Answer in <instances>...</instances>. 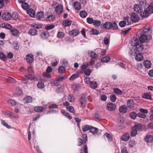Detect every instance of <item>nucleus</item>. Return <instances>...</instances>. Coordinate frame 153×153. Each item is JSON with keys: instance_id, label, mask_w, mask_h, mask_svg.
I'll list each match as a JSON object with an SVG mask.
<instances>
[{"instance_id": "24", "label": "nucleus", "mask_w": 153, "mask_h": 153, "mask_svg": "<svg viewBox=\"0 0 153 153\" xmlns=\"http://www.w3.org/2000/svg\"><path fill=\"white\" fill-rule=\"evenodd\" d=\"M27 13L31 17H33L35 15L34 10L32 9H29L27 11Z\"/></svg>"}, {"instance_id": "58", "label": "nucleus", "mask_w": 153, "mask_h": 153, "mask_svg": "<svg viewBox=\"0 0 153 153\" xmlns=\"http://www.w3.org/2000/svg\"><path fill=\"white\" fill-rule=\"evenodd\" d=\"M37 87L41 89L45 87L44 83L42 82H39L37 85Z\"/></svg>"}, {"instance_id": "21", "label": "nucleus", "mask_w": 153, "mask_h": 153, "mask_svg": "<svg viewBox=\"0 0 153 153\" xmlns=\"http://www.w3.org/2000/svg\"><path fill=\"white\" fill-rule=\"evenodd\" d=\"M72 21L71 20H66L63 22V25L65 27H67L71 25Z\"/></svg>"}, {"instance_id": "50", "label": "nucleus", "mask_w": 153, "mask_h": 153, "mask_svg": "<svg viewBox=\"0 0 153 153\" xmlns=\"http://www.w3.org/2000/svg\"><path fill=\"white\" fill-rule=\"evenodd\" d=\"M25 77L27 79L30 80H34L35 79V78L32 77V76L30 74L25 75Z\"/></svg>"}, {"instance_id": "25", "label": "nucleus", "mask_w": 153, "mask_h": 153, "mask_svg": "<svg viewBox=\"0 0 153 153\" xmlns=\"http://www.w3.org/2000/svg\"><path fill=\"white\" fill-rule=\"evenodd\" d=\"M135 59L136 60L141 61L143 59V55L141 53L137 54L136 56Z\"/></svg>"}, {"instance_id": "29", "label": "nucleus", "mask_w": 153, "mask_h": 153, "mask_svg": "<svg viewBox=\"0 0 153 153\" xmlns=\"http://www.w3.org/2000/svg\"><path fill=\"white\" fill-rule=\"evenodd\" d=\"M61 112L62 114L65 116L66 117H68L69 119L70 120L72 119V117L69 115V114L68 113L65 112V111L63 110H61Z\"/></svg>"}, {"instance_id": "61", "label": "nucleus", "mask_w": 153, "mask_h": 153, "mask_svg": "<svg viewBox=\"0 0 153 153\" xmlns=\"http://www.w3.org/2000/svg\"><path fill=\"white\" fill-rule=\"evenodd\" d=\"M64 36V34L62 32H58L57 34V36L59 38H62Z\"/></svg>"}, {"instance_id": "36", "label": "nucleus", "mask_w": 153, "mask_h": 153, "mask_svg": "<svg viewBox=\"0 0 153 153\" xmlns=\"http://www.w3.org/2000/svg\"><path fill=\"white\" fill-rule=\"evenodd\" d=\"M137 133V131L135 129H134L132 127L131 131L130 132V135L131 137H135L136 136Z\"/></svg>"}, {"instance_id": "34", "label": "nucleus", "mask_w": 153, "mask_h": 153, "mask_svg": "<svg viewBox=\"0 0 153 153\" xmlns=\"http://www.w3.org/2000/svg\"><path fill=\"white\" fill-rule=\"evenodd\" d=\"M88 14L87 12L84 11L83 10L81 11L79 13L80 16L82 18H85L87 16Z\"/></svg>"}, {"instance_id": "48", "label": "nucleus", "mask_w": 153, "mask_h": 153, "mask_svg": "<svg viewBox=\"0 0 153 153\" xmlns=\"http://www.w3.org/2000/svg\"><path fill=\"white\" fill-rule=\"evenodd\" d=\"M0 58L3 61H5L7 59V57L3 53L0 52Z\"/></svg>"}, {"instance_id": "54", "label": "nucleus", "mask_w": 153, "mask_h": 153, "mask_svg": "<svg viewBox=\"0 0 153 153\" xmlns=\"http://www.w3.org/2000/svg\"><path fill=\"white\" fill-rule=\"evenodd\" d=\"M90 126L88 125H85L83 127L82 130L83 131H86L88 130H90Z\"/></svg>"}, {"instance_id": "15", "label": "nucleus", "mask_w": 153, "mask_h": 153, "mask_svg": "<svg viewBox=\"0 0 153 153\" xmlns=\"http://www.w3.org/2000/svg\"><path fill=\"white\" fill-rule=\"evenodd\" d=\"M137 51L139 52H141L143 50L144 47L143 45L141 44H138L137 45L136 47H135Z\"/></svg>"}, {"instance_id": "16", "label": "nucleus", "mask_w": 153, "mask_h": 153, "mask_svg": "<svg viewBox=\"0 0 153 153\" xmlns=\"http://www.w3.org/2000/svg\"><path fill=\"white\" fill-rule=\"evenodd\" d=\"M143 65L145 67L147 68H150L151 66V63L150 61L148 60H145L143 62Z\"/></svg>"}, {"instance_id": "46", "label": "nucleus", "mask_w": 153, "mask_h": 153, "mask_svg": "<svg viewBox=\"0 0 153 153\" xmlns=\"http://www.w3.org/2000/svg\"><path fill=\"white\" fill-rule=\"evenodd\" d=\"M104 137H106L108 139V140L111 141L112 140V138L111 135L108 133H105L104 135Z\"/></svg>"}, {"instance_id": "1", "label": "nucleus", "mask_w": 153, "mask_h": 153, "mask_svg": "<svg viewBox=\"0 0 153 153\" xmlns=\"http://www.w3.org/2000/svg\"><path fill=\"white\" fill-rule=\"evenodd\" d=\"M101 27L103 29H110L112 28L113 29H117L118 27L115 22L112 23L111 22H105L101 25Z\"/></svg>"}, {"instance_id": "51", "label": "nucleus", "mask_w": 153, "mask_h": 153, "mask_svg": "<svg viewBox=\"0 0 153 153\" xmlns=\"http://www.w3.org/2000/svg\"><path fill=\"white\" fill-rule=\"evenodd\" d=\"M22 6V8L25 10H27L29 7V6L28 4L26 2L23 3Z\"/></svg>"}, {"instance_id": "26", "label": "nucleus", "mask_w": 153, "mask_h": 153, "mask_svg": "<svg viewBox=\"0 0 153 153\" xmlns=\"http://www.w3.org/2000/svg\"><path fill=\"white\" fill-rule=\"evenodd\" d=\"M10 32L11 34L14 36H17L19 33V31L15 28L12 29L10 30Z\"/></svg>"}, {"instance_id": "5", "label": "nucleus", "mask_w": 153, "mask_h": 153, "mask_svg": "<svg viewBox=\"0 0 153 153\" xmlns=\"http://www.w3.org/2000/svg\"><path fill=\"white\" fill-rule=\"evenodd\" d=\"M79 104L82 108L85 107L86 104V100L85 97L82 96L79 100Z\"/></svg>"}, {"instance_id": "64", "label": "nucleus", "mask_w": 153, "mask_h": 153, "mask_svg": "<svg viewBox=\"0 0 153 153\" xmlns=\"http://www.w3.org/2000/svg\"><path fill=\"white\" fill-rule=\"evenodd\" d=\"M114 92L117 93L118 94H121L122 93V91L121 90H120V89H118V88H114Z\"/></svg>"}, {"instance_id": "41", "label": "nucleus", "mask_w": 153, "mask_h": 153, "mask_svg": "<svg viewBox=\"0 0 153 153\" xmlns=\"http://www.w3.org/2000/svg\"><path fill=\"white\" fill-rule=\"evenodd\" d=\"M90 131L93 134H95L98 132V129L97 128L92 126L90 128Z\"/></svg>"}, {"instance_id": "49", "label": "nucleus", "mask_w": 153, "mask_h": 153, "mask_svg": "<svg viewBox=\"0 0 153 153\" xmlns=\"http://www.w3.org/2000/svg\"><path fill=\"white\" fill-rule=\"evenodd\" d=\"M123 21H125V22L128 25L131 23L130 19L129 17H125L124 18V20Z\"/></svg>"}, {"instance_id": "62", "label": "nucleus", "mask_w": 153, "mask_h": 153, "mask_svg": "<svg viewBox=\"0 0 153 153\" xmlns=\"http://www.w3.org/2000/svg\"><path fill=\"white\" fill-rule=\"evenodd\" d=\"M43 76L44 77L46 78H50L51 77V75L47 72L43 73Z\"/></svg>"}, {"instance_id": "6", "label": "nucleus", "mask_w": 153, "mask_h": 153, "mask_svg": "<svg viewBox=\"0 0 153 153\" xmlns=\"http://www.w3.org/2000/svg\"><path fill=\"white\" fill-rule=\"evenodd\" d=\"M1 17L4 20L8 21L11 18V14L8 12H5L2 14Z\"/></svg>"}, {"instance_id": "10", "label": "nucleus", "mask_w": 153, "mask_h": 153, "mask_svg": "<svg viewBox=\"0 0 153 153\" xmlns=\"http://www.w3.org/2000/svg\"><path fill=\"white\" fill-rule=\"evenodd\" d=\"M107 108L109 110L113 111L115 109L116 106L114 103L109 102L107 104Z\"/></svg>"}, {"instance_id": "57", "label": "nucleus", "mask_w": 153, "mask_h": 153, "mask_svg": "<svg viewBox=\"0 0 153 153\" xmlns=\"http://www.w3.org/2000/svg\"><path fill=\"white\" fill-rule=\"evenodd\" d=\"M79 75L78 74H74L72 75L69 79L70 80H74L79 77Z\"/></svg>"}, {"instance_id": "22", "label": "nucleus", "mask_w": 153, "mask_h": 153, "mask_svg": "<svg viewBox=\"0 0 153 153\" xmlns=\"http://www.w3.org/2000/svg\"><path fill=\"white\" fill-rule=\"evenodd\" d=\"M49 34L47 31H45L41 34V37L43 39H45L48 38L49 37Z\"/></svg>"}, {"instance_id": "44", "label": "nucleus", "mask_w": 153, "mask_h": 153, "mask_svg": "<svg viewBox=\"0 0 153 153\" xmlns=\"http://www.w3.org/2000/svg\"><path fill=\"white\" fill-rule=\"evenodd\" d=\"M31 26L34 28L37 29H39L41 28L42 25L40 24H36V23H33L31 25Z\"/></svg>"}, {"instance_id": "17", "label": "nucleus", "mask_w": 153, "mask_h": 153, "mask_svg": "<svg viewBox=\"0 0 153 153\" xmlns=\"http://www.w3.org/2000/svg\"><path fill=\"white\" fill-rule=\"evenodd\" d=\"M55 19V16L53 14H51L48 16L46 18V20L47 21L51 22L54 21Z\"/></svg>"}, {"instance_id": "8", "label": "nucleus", "mask_w": 153, "mask_h": 153, "mask_svg": "<svg viewBox=\"0 0 153 153\" xmlns=\"http://www.w3.org/2000/svg\"><path fill=\"white\" fill-rule=\"evenodd\" d=\"M26 59L27 62L30 63L34 60V56L33 55L30 54L27 55L26 57Z\"/></svg>"}, {"instance_id": "32", "label": "nucleus", "mask_w": 153, "mask_h": 153, "mask_svg": "<svg viewBox=\"0 0 153 153\" xmlns=\"http://www.w3.org/2000/svg\"><path fill=\"white\" fill-rule=\"evenodd\" d=\"M44 109L43 107L36 106L34 108L35 111L38 112H42Z\"/></svg>"}, {"instance_id": "52", "label": "nucleus", "mask_w": 153, "mask_h": 153, "mask_svg": "<svg viewBox=\"0 0 153 153\" xmlns=\"http://www.w3.org/2000/svg\"><path fill=\"white\" fill-rule=\"evenodd\" d=\"M54 26V25H47L45 27V29L47 30H50L53 29Z\"/></svg>"}, {"instance_id": "4", "label": "nucleus", "mask_w": 153, "mask_h": 153, "mask_svg": "<svg viewBox=\"0 0 153 153\" xmlns=\"http://www.w3.org/2000/svg\"><path fill=\"white\" fill-rule=\"evenodd\" d=\"M63 8L61 5H58L55 7V11L57 14H61L63 12Z\"/></svg>"}, {"instance_id": "27", "label": "nucleus", "mask_w": 153, "mask_h": 153, "mask_svg": "<svg viewBox=\"0 0 153 153\" xmlns=\"http://www.w3.org/2000/svg\"><path fill=\"white\" fill-rule=\"evenodd\" d=\"M28 33L31 35L35 36L37 35V31L34 29H30L29 30Z\"/></svg>"}, {"instance_id": "23", "label": "nucleus", "mask_w": 153, "mask_h": 153, "mask_svg": "<svg viewBox=\"0 0 153 153\" xmlns=\"http://www.w3.org/2000/svg\"><path fill=\"white\" fill-rule=\"evenodd\" d=\"M142 127V126L140 123H135L134 126L132 127L134 129H135L137 131L141 129Z\"/></svg>"}, {"instance_id": "31", "label": "nucleus", "mask_w": 153, "mask_h": 153, "mask_svg": "<svg viewBox=\"0 0 153 153\" xmlns=\"http://www.w3.org/2000/svg\"><path fill=\"white\" fill-rule=\"evenodd\" d=\"M88 53L90 56L92 57L91 58H97L98 57L97 54L93 51H89Z\"/></svg>"}, {"instance_id": "7", "label": "nucleus", "mask_w": 153, "mask_h": 153, "mask_svg": "<svg viewBox=\"0 0 153 153\" xmlns=\"http://www.w3.org/2000/svg\"><path fill=\"white\" fill-rule=\"evenodd\" d=\"M142 8L141 6L138 4H136L134 6V10L137 13H140V14L141 13L143 12H141V11L142 10Z\"/></svg>"}, {"instance_id": "20", "label": "nucleus", "mask_w": 153, "mask_h": 153, "mask_svg": "<svg viewBox=\"0 0 153 153\" xmlns=\"http://www.w3.org/2000/svg\"><path fill=\"white\" fill-rule=\"evenodd\" d=\"M145 140L147 143H150L153 140V137L151 135H147L145 137Z\"/></svg>"}, {"instance_id": "3", "label": "nucleus", "mask_w": 153, "mask_h": 153, "mask_svg": "<svg viewBox=\"0 0 153 153\" xmlns=\"http://www.w3.org/2000/svg\"><path fill=\"white\" fill-rule=\"evenodd\" d=\"M139 36V40L141 43H144L148 41L149 39L152 38V36L151 35L148 36L147 37L146 34H144L142 33H140Z\"/></svg>"}, {"instance_id": "33", "label": "nucleus", "mask_w": 153, "mask_h": 153, "mask_svg": "<svg viewBox=\"0 0 153 153\" xmlns=\"http://www.w3.org/2000/svg\"><path fill=\"white\" fill-rule=\"evenodd\" d=\"M111 58L110 57L105 56L102 58L101 59V62H108L110 61Z\"/></svg>"}, {"instance_id": "37", "label": "nucleus", "mask_w": 153, "mask_h": 153, "mask_svg": "<svg viewBox=\"0 0 153 153\" xmlns=\"http://www.w3.org/2000/svg\"><path fill=\"white\" fill-rule=\"evenodd\" d=\"M134 104V102L132 100H130L127 101V105L130 108H133Z\"/></svg>"}, {"instance_id": "53", "label": "nucleus", "mask_w": 153, "mask_h": 153, "mask_svg": "<svg viewBox=\"0 0 153 153\" xmlns=\"http://www.w3.org/2000/svg\"><path fill=\"white\" fill-rule=\"evenodd\" d=\"M67 100L70 102H72L74 101V99L73 96L69 94L68 96Z\"/></svg>"}, {"instance_id": "14", "label": "nucleus", "mask_w": 153, "mask_h": 153, "mask_svg": "<svg viewBox=\"0 0 153 153\" xmlns=\"http://www.w3.org/2000/svg\"><path fill=\"white\" fill-rule=\"evenodd\" d=\"M120 112L122 113H126L127 111V108L125 105H122L120 106L119 108Z\"/></svg>"}, {"instance_id": "35", "label": "nucleus", "mask_w": 153, "mask_h": 153, "mask_svg": "<svg viewBox=\"0 0 153 153\" xmlns=\"http://www.w3.org/2000/svg\"><path fill=\"white\" fill-rule=\"evenodd\" d=\"M142 97L143 98L147 99H151V95L149 93H146L144 94L142 96Z\"/></svg>"}, {"instance_id": "47", "label": "nucleus", "mask_w": 153, "mask_h": 153, "mask_svg": "<svg viewBox=\"0 0 153 153\" xmlns=\"http://www.w3.org/2000/svg\"><path fill=\"white\" fill-rule=\"evenodd\" d=\"M137 114L134 112H131L129 114L130 117L132 119H135L137 116Z\"/></svg>"}, {"instance_id": "63", "label": "nucleus", "mask_w": 153, "mask_h": 153, "mask_svg": "<svg viewBox=\"0 0 153 153\" xmlns=\"http://www.w3.org/2000/svg\"><path fill=\"white\" fill-rule=\"evenodd\" d=\"M8 102L13 105H16V103L15 101L11 99L8 100Z\"/></svg>"}, {"instance_id": "55", "label": "nucleus", "mask_w": 153, "mask_h": 153, "mask_svg": "<svg viewBox=\"0 0 153 153\" xmlns=\"http://www.w3.org/2000/svg\"><path fill=\"white\" fill-rule=\"evenodd\" d=\"M11 18H12L13 19L16 20L18 17V14L17 13H15L12 14H11Z\"/></svg>"}, {"instance_id": "28", "label": "nucleus", "mask_w": 153, "mask_h": 153, "mask_svg": "<svg viewBox=\"0 0 153 153\" xmlns=\"http://www.w3.org/2000/svg\"><path fill=\"white\" fill-rule=\"evenodd\" d=\"M137 52V50H136L135 47H134L131 48L129 53L131 55L134 56L136 54Z\"/></svg>"}, {"instance_id": "40", "label": "nucleus", "mask_w": 153, "mask_h": 153, "mask_svg": "<svg viewBox=\"0 0 153 153\" xmlns=\"http://www.w3.org/2000/svg\"><path fill=\"white\" fill-rule=\"evenodd\" d=\"M24 100L27 103H31L32 101V98L30 97H26L24 98Z\"/></svg>"}, {"instance_id": "43", "label": "nucleus", "mask_w": 153, "mask_h": 153, "mask_svg": "<svg viewBox=\"0 0 153 153\" xmlns=\"http://www.w3.org/2000/svg\"><path fill=\"white\" fill-rule=\"evenodd\" d=\"M66 108L70 112L74 113L75 110L73 107L70 106L69 107H66Z\"/></svg>"}, {"instance_id": "12", "label": "nucleus", "mask_w": 153, "mask_h": 153, "mask_svg": "<svg viewBox=\"0 0 153 153\" xmlns=\"http://www.w3.org/2000/svg\"><path fill=\"white\" fill-rule=\"evenodd\" d=\"M130 137V135L128 133H126L121 137V140L125 141L128 140Z\"/></svg>"}, {"instance_id": "18", "label": "nucleus", "mask_w": 153, "mask_h": 153, "mask_svg": "<svg viewBox=\"0 0 153 153\" xmlns=\"http://www.w3.org/2000/svg\"><path fill=\"white\" fill-rule=\"evenodd\" d=\"M79 33V31L76 29H74L69 32V34L70 35L76 36Z\"/></svg>"}, {"instance_id": "45", "label": "nucleus", "mask_w": 153, "mask_h": 153, "mask_svg": "<svg viewBox=\"0 0 153 153\" xmlns=\"http://www.w3.org/2000/svg\"><path fill=\"white\" fill-rule=\"evenodd\" d=\"M110 100L112 102H114L117 99V97L114 94H112L110 97Z\"/></svg>"}, {"instance_id": "39", "label": "nucleus", "mask_w": 153, "mask_h": 153, "mask_svg": "<svg viewBox=\"0 0 153 153\" xmlns=\"http://www.w3.org/2000/svg\"><path fill=\"white\" fill-rule=\"evenodd\" d=\"M1 26L3 28H5L8 29H10L12 27L10 25L7 23H3L1 24Z\"/></svg>"}, {"instance_id": "19", "label": "nucleus", "mask_w": 153, "mask_h": 153, "mask_svg": "<svg viewBox=\"0 0 153 153\" xmlns=\"http://www.w3.org/2000/svg\"><path fill=\"white\" fill-rule=\"evenodd\" d=\"M90 87L92 88L95 89L97 87V83L95 81H92L90 82L89 83Z\"/></svg>"}, {"instance_id": "13", "label": "nucleus", "mask_w": 153, "mask_h": 153, "mask_svg": "<svg viewBox=\"0 0 153 153\" xmlns=\"http://www.w3.org/2000/svg\"><path fill=\"white\" fill-rule=\"evenodd\" d=\"M139 40L137 37H134L133 39L131 40V44L134 47L139 44Z\"/></svg>"}, {"instance_id": "30", "label": "nucleus", "mask_w": 153, "mask_h": 153, "mask_svg": "<svg viewBox=\"0 0 153 153\" xmlns=\"http://www.w3.org/2000/svg\"><path fill=\"white\" fill-rule=\"evenodd\" d=\"M44 16V14L43 12L42 11L39 12L37 13L36 17L38 19H40L42 18Z\"/></svg>"}, {"instance_id": "56", "label": "nucleus", "mask_w": 153, "mask_h": 153, "mask_svg": "<svg viewBox=\"0 0 153 153\" xmlns=\"http://www.w3.org/2000/svg\"><path fill=\"white\" fill-rule=\"evenodd\" d=\"M101 24V22L100 21L94 20L93 23V25L95 26L99 27Z\"/></svg>"}, {"instance_id": "60", "label": "nucleus", "mask_w": 153, "mask_h": 153, "mask_svg": "<svg viewBox=\"0 0 153 153\" xmlns=\"http://www.w3.org/2000/svg\"><path fill=\"white\" fill-rule=\"evenodd\" d=\"M94 21L93 19L90 17L88 18L87 19V22L89 24H91L93 23Z\"/></svg>"}, {"instance_id": "2", "label": "nucleus", "mask_w": 153, "mask_h": 153, "mask_svg": "<svg viewBox=\"0 0 153 153\" xmlns=\"http://www.w3.org/2000/svg\"><path fill=\"white\" fill-rule=\"evenodd\" d=\"M152 13H153V6L151 5L147 7L146 10L141 13L140 16L146 18Z\"/></svg>"}, {"instance_id": "59", "label": "nucleus", "mask_w": 153, "mask_h": 153, "mask_svg": "<svg viewBox=\"0 0 153 153\" xmlns=\"http://www.w3.org/2000/svg\"><path fill=\"white\" fill-rule=\"evenodd\" d=\"M137 114V116L140 118H145L146 117V115L142 112L139 113Z\"/></svg>"}, {"instance_id": "11", "label": "nucleus", "mask_w": 153, "mask_h": 153, "mask_svg": "<svg viewBox=\"0 0 153 153\" xmlns=\"http://www.w3.org/2000/svg\"><path fill=\"white\" fill-rule=\"evenodd\" d=\"M152 27L151 26L149 25H146L143 27V32H141V33H142L144 34H146L150 31Z\"/></svg>"}, {"instance_id": "42", "label": "nucleus", "mask_w": 153, "mask_h": 153, "mask_svg": "<svg viewBox=\"0 0 153 153\" xmlns=\"http://www.w3.org/2000/svg\"><path fill=\"white\" fill-rule=\"evenodd\" d=\"M58 71L59 73L62 74L65 71V68L63 66H60L58 68Z\"/></svg>"}, {"instance_id": "38", "label": "nucleus", "mask_w": 153, "mask_h": 153, "mask_svg": "<svg viewBox=\"0 0 153 153\" xmlns=\"http://www.w3.org/2000/svg\"><path fill=\"white\" fill-rule=\"evenodd\" d=\"M74 6L77 10H79L81 8V5L80 3L77 1L75 2Z\"/></svg>"}, {"instance_id": "9", "label": "nucleus", "mask_w": 153, "mask_h": 153, "mask_svg": "<svg viewBox=\"0 0 153 153\" xmlns=\"http://www.w3.org/2000/svg\"><path fill=\"white\" fill-rule=\"evenodd\" d=\"M131 19L134 22L138 21L139 18L138 15L135 13H132L131 16Z\"/></svg>"}]
</instances>
